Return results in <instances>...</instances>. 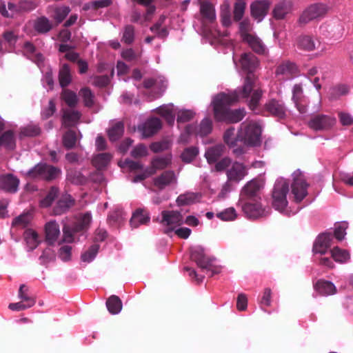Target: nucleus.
<instances>
[{"label":"nucleus","instance_id":"f257e3e1","mask_svg":"<svg viewBox=\"0 0 353 353\" xmlns=\"http://www.w3.org/2000/svg\"><path fill=\"white\" fill-rule=\"evenodd\" d=\"M253 79L250 77L247 78L242 88L235 90L230 93H220L215 96L212 101L214 118L219 121L228 123H237L241 121L245 115L244 109L232 110L228 107L241 99H251L252 94Z\"/></svg>","mask_w":353,"mask_h":353},{"label":"nucleus","instance_id":"f03ea898","mask_svg":"<svg viewBox=\"0 0 353 353\" xmlns=\"http://www.w3.org/2000/svg\"><path fill=\"white\" fill-rule=\"evenodd\" d=\"M234 63L236 68H241L242 72L248 73V76L245 78L250 77L253 79L252 83V94L251 99L249 100L248 105L250 109L253 111H256L258 107L259 102L262 96V91L260 89L256 88V79L254 75L252 73L258 68L259 60L257 57L251 52H245L241 54L240 59L238 62L233 58ZM245 81H244L245 83Z\"/></svg>","mask_w":353,"mask_h":353},{"label":"nucleus","instance_id":"7ed1b4c3","mask_svg":"<svg viewBox=\"0 0 353 353\" xmlns=\"http://www.w3.org/2000/svg\"><path fill=\"white\" fill-rule=\"evenodd\" d=\"M289 192L288 183L284 178L278 179L274 184L272 192V205L275 210L286 215L294 214L298 212V209L292 211L288 207L287 194Z\"/></svg>","mask_w":353,"mask_h":353},{"label":"nucleus","instance_id":"20e7f679","mask_svg":"<svg viewBox=\"0 0 353 353\" xmlns=\"http://www.w3.org/2000/svg\"><path fill=\"white\" fill-rule=\"evenodd\" d=\"M216 171H225L227 180L232 183H239L248 174V168L240 162L233 161L230 158L225 157L215 165Z\"/></svg>","mask_w":353,"mask_h":353},{"label":"nucleus","instance_id":"39448f33","mask_svg":"<svg viewBox=\"0 0 353 353\" xmlns=\"http://www.w3.org/2000/svg\"><path fill=\"white\" fill-rule=\"evenodd\" d=\"M261 126L257 122L245 121L241 125L238 137L245 145L258 146L261 143Z\"/></svg>","mask_w":353,"mask_h":353},{"label":"nucleus","instance_id":"423d86ee","mask_svg":"<svg viewBox=\"0 0 353 353\" xmlns=\"http://www.w3.org/2000/svg\"><path fill=\"white\" fill-rule=\"evenodd\" d=\"M200 14L203 32L205 34H211L214 38L226 37L228 35L227 32L221 33L216 30H214V33L212 32V28H213V23L216 21V13L215 9L212 3L208 1L201 2L200 4Z\"/></svg>","mask_w":353,"mask_h":353},{"label":"nucleus","instance_id":"0eeeda50","mask_svg":"<svg viewBox=\"0 0 353 353\" xmlns=\"http://www.w3.org/2000/svg\"><path fill=\"white\" fill-rule=\"evenodd\" d=\"M330 8L325 3H314L306 7L301 14L298 23L300 25H305L310 21L324 17Z\"/></svg>","mask_w":353,"mask_h":353},{"label":"nucleus","instance_id":"6e6552de","mask_svg":"<svg viewBox=\"0 0 353 353\" xmlns=\"http://www.w3.org/2000/svg\"><path fill=\"white\" fill-rule=\"evenodd\" d=\"M171 163V154L155 157L152 159L150 166L145 168L141 174H137L132 179V182L137 183L148 178L154 174L157 170L166 168Z\"/></svg>","mask_w":353,"mask_h":353},{"label":"nucleus","instance_id":"1a4fd4ad","mask_svg":"<svg viewBox=\"0 0 353 353\" xmlns=\"http://www.w3.org/2000/svg\"><path fill=\"white\" fill-rule=\"evenodd\" d=\"M59 169L46 163H38L26 172V176L31 179L52 180L60 174Z\"/></svg>","mask_w":353,"mask_h":353},{"label":"nucleus","instance_id":"9d476101","mask_svg":"<svg viewBox=\"0 0 353 353\" xmlns=\"http://www.w3.org/2000/svg\"><path fill=\"white\" fill-rule=\"evenodd\" d=\"M242 211L249 219H258L268 216L270 214V208L263 205L260 199H250L245 203L239 201Z\"/></svg>","mask_w":353,"mask_h":353},{"label":"nucleus","instance_id":"9b49d317","mask_svg":"<svg viewBox=\"0 0 353 353\" xmlns=\"http://www.w3.org/2000/svg\"><path fill=\"white\" fill-rule=\"evenodd\" d=\"M212 129V121L208 118H205L201 122L199 128L194 125L186 126L184 132L179 137V142L186 143L190 141V137L192 134L199 135L201 137L206 136L210 134Z\"/></svg>","mask_w":353,"mask_h":353},{"label":"nucleus","instance_id":"f8f14e48","mask_svg":"<svg viewBox=\"0 0 353 353\" xmlns=\"http://www.w3.org/2000/svg\"><path fill=\"white\" fill-rule=\"evenodd\" d=\"M159 222L163 227L165 232L168 234L183 224V219L181 214L177 211L164 210L161 214Z\"/></svg>","mask_w":353,"mask_h":353},{"label":"nucleus","instance_id":"ddd939ff","mask_svg":"<svg viewBox=\"0 0 353 353\" xmlns=\"http://www.w3.org/2000/svg\"><path fill=\"white\" fill-rule=\"evenodd\" d=\"M292 176L293 183L292 184V192L294 194L295 201L300 202L307 195V184L299 170L295 171Z\"/></svg>","mask_w":353,"mask_h":353},{"label":"nucleus","instance_id":"4468645a","mask_svg":"<svg viewBox=\"0 0 353 353\" xmlns=\"http://www.w3.org/2000/svg\"><path fill=\"white\" fill-rule=\"evenodd\" d=\"M336 119L334 117L324 114L314 116L309 121V127L316 131L328 130L336 123Z\"/></svg>","mask_w":353,"mask_h":353},{"label":"nucleus","instance_id":"2eb2a0df","mask_svg":"<svg viewBox=\"0 0 353 353\" xmlns=\"http://www.w3.org/2000/svg\"><path fill=\"white\" fill-rule=\"evenodd\" d=\"M161 128V120L152 117L138 126V130L143 138H148L156 134Z\"/></svg>","mask_w":353,"mask_h":353},{"label":"nucleus","instance_id":"dca6fc26","mask_svg":"<svg viewBox=\"0 0 353 353\" xmlns=\"http://www.w3.org/2000/svg\"><path fill=\"white\" fill-rule=\"evenodd\" d=\"M271 3L268 0H257L250 5L252 17L257 21L261 22L268 14Z\"/></svg>","mask_w":353,"mask_h":353},{"label":"nucleus","instance_id":"f3484780","mask_svg":"<svg viewBox=\"0 0 353 353\" xmlns=\"http://www.w3.org/2000/svg\"><path fill=\"white\" fill-rule=\"evenodd\" d=\"M176 183L177 176L172 170L165 171L161 175L153 179L154 185L161 190L168 186L176 185Z\"/></svg>","mask_w":353,"mask_h":353},{"label":"nucleus","instance_id":"a211bd4d","mask_svg":"<svg viewBox=\"0 0 353 353\" xmlns=\"http://www.w3.org/2000/svg\"><path fill=\"white\" fill-rule=\"evenodd\" d=\"M294 3L292 0H281L274 6L272 14L276 19H283L292 12Z\"/></svg>","mask_w":353,"mask_h":353},{"label":"nucleus","instance_id":"6ab92c4d","mask_svg":"<svg viewBox=\"0 0 353 353\" xmlns=\"http://www.w3.org/2000/svg\"><path fill=\"white\" fill-rule=\"evenodd\" d=\"M332 236L330 233H323L318 236L313 245L314 254H324L331 246Z\"/></svg>","mask_w":353,"mask_h":353},{"label":"nucleus","instance_id":"aec40b11","mask_svg":"<svg viewBox=\"0 0 353 353\" xmlns=\"http://www.w3.org/2000/svg\"><path fill=\"white\" fill-rule=\"evenodd\" d=\"M191 259L194 261L197 265L202 270L209 271L210 270V262L204 254L203 248L201 246L191 248Z\"/></svg>","mask_w":353,"mask_h":353},{"label":"nucleus","instance_id":"412c9836","mask_svg":"<svg viewBox=\"0 0 353 353\" xmlns=\"http://www.w3.org/2000/svg\"><path fill=\"white\" fill-rule=\"evenodd\" d=\"M19 185V179L12 174L0 176V188L6 192H16Z\"/></svg>","mask_w":353,"mask_h":353},{"label":"nucleus","instance_id":"4be33fe9","mask_svg":"<svg viewBox=\"0 0 353 353\" xmlns=\"http://www.w3.org/2000/svg\"><path fill=\"white\" fill-rule=\"evenodd\" d=\"M262 187L263 183L261 181L257 179L251 180L248 182L242 189L241 196H245L250 199V200L253 199H260V198L257 196V193Z\"/></svg>","mask_w":353,"mask_h":353},{"label":"nucleus","instance_id":"5701e85b","mask_svg":"<svg viewBox=\"0 0 353 353\" xmlns=\"http://www.w3.org/2000/svg\"><path fill=\"white\" fill-rule=\"evenodd\" d=\"M253 51L260 54H264L267 52V48L261 39L254 34H251L249 36L245 37L243 39Z\"/></svg>","mask_w":353,"mask_h":353},{"label":"nucleus","instance_id":"b1692460","mask_svg":"<svg viewBox=\"0 0 353 353\" xmlns=\"http://www.w3.org/2000/svg\"><path fill=\"white\" fill-rule=\"evenodd\" d=\"M276 73L277 75H284L292 78L298 74L299 70L294 63L286 61L278 65Z\"/></svg>","mask_w":353,"mask_h":353},{"label":"nucleus","instance_id":"393cba45","mask_svg":"<svg viewBox=\"0 0 353 353\" xmlns=\"http://www.w3.org/2000/svg\"><path fill=\"white\" fill-rule=\"evenodd\" d=\"M24 54L34 62H35L41 72H43L42 68L44 66V58L40 53H35L34 46L30 42H26L24 44Z\"/></svg>","mask_w":353,"mask_h":353},{"label":"nucleus","instance_id":"a878e982","mask_svg":"<svg viewBox=\"0 0 353 353\" xmlns=\"http://www.w3.org/2000/svg\"><path fill=\"white\" fill-rule=\"evenodd\" d=\"M30 23L34 30L40 34H46L52 28V22L46 17H37Z\"/></svg>","mask_w":353,"mask_h":353},{"label":"nucleus","instance_id":"bb28decb","mask_svg":"<svg viewBox=\"0 0 353 353\" xmlns=\"http://www.w3.org/2000/svg\"><path fill=\"white\" fill-rule=\"evenodd\" d=\"M315 292L323 296L334 294L336 292L335 285L330 281L320 280L314 285Z\"/></svg>","mask_w":353,"mask_h":353},{"label":"nucleus","instance_id":"cd10ccee","mask_svg":"<svg viewBox=\"0 0 353 353\" xmlns=\"http://www.w3.org/2000/svg\"><path fill=\"white\" fill-rule=\"evenodd\" d=\"M81 114L77 110H64L62 117V123L65 127L75 125L80 119Z\"/></svg>","mask_w":353,"mask_h":353},{"label":"nucleus","instance_id":"c85d7f7f","mask_svg":"<svg viewBox=\"0 0 353 353\" xmlns=\"http://www.w3.org/2000/svg\"><path fill=\"white\" fill-rule=\"evenodd\" d=\"M157 113L163 117L166 121L170 124L172 125L175 120L176 110L173 104L170 103L168 105H163L157 109Z\"/></svg>","mask_w":353,"mask_h":353},{"label":"nucleus","instance_id":"c756f323","mask_svg":"<svg viewBox=\"0 0 353 353\" xmlns=\"http://www.w3.org/2000/svg\"><path fill=\"white\" fill-rule=\"evenodd\" d=\"M266 110L272 114L278 117H283L285 114V108L281 101L275 99L270 100L265 104Z\"/></svg>","mask_w":353,"mask_h":353},{"label":"nucleus","instance_id":"7c9ffc66","mask_svg":"<svg viewBox=\"0 0 353 353\" xmlns=\"http://www.w3.org/2000/svg\"><path fill=\"white\" fill-rule=\"evenodd\" d=\"M60 234L59 225L56 221H50L46 225V241L50 244H53Z\"/></svg>","mask_w":353,"mask_h":353},{"label":"nucleus","instance_id":"2f4dec72","mask_svg":"<svg viewBox=\"0 0 353 353\" xmlns=\"http://www.w3.org/2000/svg\"><path fill=\"white\" fill-rule=\"evenodd\" d=\"M74 201L69 194L63 195L57 202L54 208V213L56 215L61 214L72 206Z\"/></svg>","mask_w":353,"mask_h":353},{"label":"nucleus","instance_id":"473e14b6","mask_svg":"<svg viewBox=\"0 0 353 353\" xmlns=\"http://www.w3.org/2000/svg\"><path fill=\"white\" fill-rule=\"evenodd\" d=\"M150 221L148 213L142 209L137 210L130 219V224L133 228H137L140 225L145 224Z\"/></svg>","mask_w":353,"mask_h":353},{"label":"nucleus","instance_id":"72a5a7b5","mask_svg":"<svg viewBox=\"0 0 353 353\" xmlns=\"http://www.w3.org/2000/svg\"><path fill=\"white\" fill-rule=\"evenodd\" d=\"M224 146L222 144H218L208 148L205 153V157L209 163L216 162L219 158L222 155Z\"/></svg>","mask_w":353,"mask_h":353},{"label":"nucleus","instance_id":"f704fd0d","mask_svg":"<svg viewBox=\"0 0 353 353\" xmlns=\"http://www.w3.org/2000/svg\"><path fill=\"white\" fill-rule=\"evenodd\" d=\"M296 46L306 51H313L316 48L312 37L308 35H301L296 40Z\"/></svg>","mask_w":353,"mask_h":353},{"label":"nucleus","instance_id":"c9c22d12","mask_svg":"<svg viewBox=\"0 0 353 353\" xmlns=\"http://www.w3.org/2000/svg\"><path fill=\"white\" fill-rule=\"evenodd\" d=\"M112 158L110 153L99 154L93 157L92 164L97 170H103L108 165Z\"/></svg>","mask_w":353,"mask_h":353},{"label":"nucleus","instance_id":"e433bc0d","mask_svg":"<svg viewBox=\"0 0 353 353\" xmlns=\"http://www.w3.org/2000/svg\"><path fill=\"white\" fill-rule=\"evenodd\" d=\"M24 239L28 251L35 249L40 241L37 233L32 229L26 230L24 232Z\"/></svg>","mask_w":353,"mask_h":353},{"label":"nucleus","instance_id":"4c0bfd02","mask_svg":"<svg viewBox=\"0 0 353 353\" xmlns=\"http://www.w3.org/2000/svg\"><path fill=\"white\" fill-rule=\"evenodd\" d=\"M124 131L123 123L121 121L114 123L108 130V135L111 141H116L123 134Z\"/></svg>","mask_w":353,"mask_h":353},{"label":"nucleus","instance_id":"58836bf2","mask_svg":"<svg viewBox=\"0 0 353 353\" xmlns=\"http://www.w3.org/2000/svg\"><path fill=\"white\" fill-rule=\"evenodd\" d=\"M292 99L294 102L296 106L297 107L299 111L301 113L305 112L304 108H301L299 106V101H302L303 97V85L302 83H296L295 84L292 89Z\"/></svg>","mask_w":353,"mask_h":353},{"label":"nucleus","instance_id":"ea45409f","mask_svg":"<svg viewBox=\"0 0 353 353\" xmlns=\"http://www.w3.org/2000/svg\"><path fill=\"white\" fill-rule=\"evenodd\" d=\"M92 221V215L90 212L80 214L75 222L74 231H80L87 229Z\"/></svg>","mask_w":353,"mask_h":353},{"label":"nucleus","instance_id":"a19ab883","mask_svg":"<svg viewBox=\"0 0 353 353\" xmlns=\"http://www.w3.org/2000/svg\"><path fill=\"white\" fill-rule=\"evenodd\" d=\"M201 195L194 192H187L179 195L176 199L178 205H190L198 201Z\"/></svg>","mask_w":353,"mask_h":353},{"label":"nucleus","instance_id":"79ce46f5","mask_svg":"<svg viewBox=\"0 0 353 353\" xmlns=\"http://www.w3.org/2000/svg\"><path fill=\"white\" fill-rule=\"evenodd\" d=\"M106 306L110 313L117 314L122 309V303L117 296L112 295L108 299Z\"/></svg>","mask_w":353,"mask_h":353},{"label":"nucleus","instance_id":"37998d69","mask_svg":"<svg viewBox=\"0 0 353 353\" xmlns=\"http://www.w3.org/2000/svg\"><path fill=\"white\" fill-rule=\"evenodd\" d=\"M332 259L338 263H343L349 261L350 256L347 251L335 247L331 250Z\"/></svg>","mask_w":353,"mask_h":353},{"label":"nucleus","instance_id":"c03bdc74","mask_svg":"<svg viewBox=\"0 0 353 353\" xmlns=\"http://www.w3.org/2000/svg\"><path fill=\"white\" fill-rule=\"evenodd\" d=\"M53 12L52 17L57 23H61L68 16L70 12V9L68 6H56L52 8Z\"/></svg>","mask_w":353,"mask_h":353},{"label":"nucleus","instance_id":"a18cd8bd","mask_svg":"<svg viewBox=\"0 0 353 353\" xmlns=\"http://www.w3.org/2000/svg\"><path fill=\"white\" fill-rule=\"evenodd\" d=\"M0 145H3L8 150H13L14 148L15 138L11 130L6 132L0 137Z\"/></svg>","mask_w":353,"mask_h":353},{"label":"nucleus","instance_id":"49530a36","mask_svg":"<svg viewBox=\"0 0 353 353\" xmlns=\"http://www.w3.org/2000/svg\"><path fill=\"white\" fill-rule=\"evenodd\" d=\"M59 83L61 87H65L71 82L70 70L67 64H63L59 71Z\"/></svg>","mask_w":353,"mask_h":353},{"label":"nucleus","instance_id":"de8ad7c7","mask_svg":"<svg viewBox=\"0 0 353 353\" xmlns=\"http://www.w3.org/2000/svg\"><path fill=\"white\" fill-rule=\"evenodd\" d=\"M61 98L65 103L71 108L74 107L78 102L77 94L69 90H64L63 91Z\"/></svg>","mask_w":353,"mask_h":353},{"label":"nucleus","instance_id":"09e8293b","mask_svg":"<svg viewBox=\"0 0 353 353\" xmlns=\"http://www.w3.org/2000/svg\"><path fill=\"white\" fill-rule=\"evenodd\" d=\"M32 219V215L29 212L23 213L19 216L16 217L12 223V225L14 227L17 228H25L27 226L29 223L30 222Z\"/></svg>","mask_w":353,"mask_h":353},{"label":"nucleus","instance_id":"8fccbe9b","mask_svg":"<svg viewBox=\"0 0 353 353\" xmlns=\"http://www.w3.org/2000/svg\"><path fill=\"white\" fill-rule=\"evenodd\" d=\"M99 249L97 244L92 245L88 250L81 254V260L85 263H90L96 257Z\"/></svg>","mask_w":353,"mask_h":353},{"label":"nucleus","instance_id":"3c124183","mask_svg":"<svg viewBox=\"0 0 353 353\" xmlns=\"http://www.w3.org/2000/svg\"><path fill=\"white\" fill-rule=\"evenodd\" d=\"M40 133V128L34 124H30L21 129L19 137H34Z\"/></svg>","mask_w":353,"mask_h":353},{"label":"nucleus","instance_id":"603ef678","mask_svg":"<svg viewBox=\"0 0 353 353\" xmlns=\"http://www.w3.org/2000/svg\"><path fill=\"white\" fill-rule=\"evenodd\" d=\"M216 216L222 221H231L236 218L237 214L234 208H228L217 213Z\"/></svg>","mask_w":353,"mask_h":353},{"label":"nucleus","instance_id":"864d4df0","mask_svg":"<svg viewBox=\"0 0 353 353\" xmlns=\"http://www.w3.org/2000/svg\"><path fill=\"white\" fill-rule=\"evenodd\" d=\"M224 141L225 142L230 146L232 147L236 145L238 141H240V139L238 137V135L236 136L235 129L234 128H228L225 134H224Z\"/></svg>","mask_w":353,"mask_h":353},{"label":"nucleus","instance_id":"5fc2aeb1","mask_svg":"<svg viewBox=\"0 0 353 353\" xmlns=\"http://www.w3.org/2000/svg\"><path fill=\"white\" fill-rule=\"evenodd\" d=\"M67 179L71 183L81 185L86 181L85 177L79 172L70 170L68 172Z\"/></svg>","mask_w":353,"mask_h":353},{"label":"nucleus","instance_id":"6e6d98bb","mask_svg":"<svg viewBox=\"0 0 353 353\" xmlns=\"http://www.w3.org/2000/svg\"><path fill=\"white\" fill-rule=\"evenodd\" d=\"M171 143L172 142L170 140L165 139L151 143L150 148L151 150L155 153L160 152L169 149L171 145Z\"/></svg>","mask_w":353,"mask_h":353},{"label":"nucleus","instance_id":"4d7b16f0","mask_svg":"<svg viewBox=\"0 0 353 353\" xmlns=\"http://www.w3.org/2000/svg\"><path fill=\"white\" fill-rule=\"evenodd\" d=\"M348 223L346 221H342L335 225L334 236L339 241L343 240L346 235V230Z\"/></svg>","mask_w":353,"mask_h":353},{"label":"nucleus","instance_id":"13d9d810","mask_svg":"<svg viewBox=\"0 0 353 353\" xmlns=\"http://www.w3.org/2000/svg\"><path fill=\"white\" fill-rule=\"evenodd\" d=\"M199 150L196 147H190L186 148L181 155L183 161L186 163L191 162L198 154Z\"/></svg>","mask_w":353,"mask_h":353},{"label":"nucleus","instance_id":"bf43d9fd","mask_svg":"<svg viewBox=\"0 0 353 353\" xmlns=\"http://www.w3.org/2000/svg\"><path fill=\"white\" fill-rule=\"evenodd\" d=\"M58 189L53 187L50 189L47 196L41 201L40 205L43 208H47L51 205L54 199L57 196Z\"/></svg>","mask_w":353,"mask_h":353},{"label":"nucleus","instance_id":"052dcab7","mask_svg":"<svg viewBox=\"0 0 353 353\" xmlns=\"http://www.w3.org/2000/svg\"><path fill=\"white\" fill-rule=\"evenodd\" d=\"M85 106L90 107L94 103V95L88 88H83L79 92Z\"/></svg>","mask_w":353,"mask_h":353},{"label":"nucleus","instance_id":"680f3d73","mask_svg":"<svg viewBox=\"0 0 353 353\" xmlns=\"http://www.w3.org/2000/svg\"><path fill=\"white\" fill-rule=\"evenodd\" d=\"M77 141V137L75 134V132L70 130L67 132L65 135L63 136V145L67 148H73Z\"/></svg>","mask_w":353,"mask_h":353},{"label":"nucleus","instance_id":"e2e57ef3","mask_svg":"<svg viewBox=\"0 0 353 353\" xmlns=\"http://www.w3.org/2000/svg\"><path fill=\"white\" fill-rule=\"evenodd\" d=\"M245 9V3L243 1H237L234 8V19L239 21L242 19Z\"/></svg>","mask_w":353,"mask_h":353},{"label":"nucleus","instance_id":"0e129e2a","mask_svg":"<svg viewBox=\"0 0 353 353\" xmlns=\"http://www.w3.org/2000/svg\"><path fill=\"white\" fill-rule=\"evenodd\" d=\"M177 122L185 123L192 119L194 116V112L190 110H181L176 113Z\"/></svg>","mask_w":353,"mask_h":353},{"label":"nucleus","instance_id":"69168bd1","mask_svg":"<svg viewBox=\"0 0 353 353\" xmlns=\"http://www.w3.org/2000/svg\"><path fill=\"white\" fill-rule=\"evenodd\" d=\"M131 155L134 158H141L148 155L147 147L143 144H138L131 152Z\"/></svg>","mask_w":353,"mask_h":353},{"label":"nucleus","instance_id":"338daca9","mask_svg":"<svg viewBox=\"0 0 353 353\" xmlns=\"http://www.w3.org/2000/svg\"><path fill=\"white\" fill-rule=\"evenodd\" d=\"M252 30V25L249 20H243L239 23V32L242 39H244L245 37L250 35L252 33L250 32Z\"/></svg>","mask_w":353,"mask_h":353},{"label":"nucleus","instance_id":"774afa93","mask_svg":"<svg viewBox=\"0 0 353 353\" xmlns=\"http://www.w3.org/2000/svg\"><path fill=\"white\" fill-rule=\"evenodd\" d=\"M28 288L25 285H21L19 290V297L23 301L27 302L29 306H32L35 303V301L27 294Z\"/></svg>","mask_w":353,"mask_h":353}]
</instances>
